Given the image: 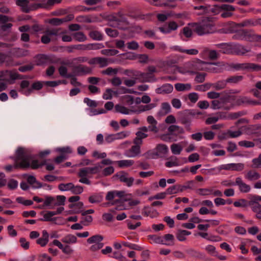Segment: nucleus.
<instances>
[{
    "label": "nucleus",
    "mask_w": 261,
    "mask_h": 261,
    "mask_svg": "<svg viewBox=\"0 0 261 261\" xmlns=\"http://www.w3.org/2000/svg\"><path fill=\"white\" fill-rule=\"evenodd\" d=\"M16 153V161L18 163V166L22 168L31 167L33 169H36L45 164V161L39 164L37 160H33L32 155L25 152L22 147H18Z\"/></svg>",
    "instance_id": "f257e3e1"
},
{
    "label": "nucleus",
    "mask_w": 261,
    "mask_h": 261,
    "mask_svg": "<svg viewBox=\"0 0 261 261\" xmlns=\"http://www.w3.org/2000/svg\"><path fill=\"white\" fill-rule=\"evenodd\" d=\"M229 25L228 29H222L219 32L221 33L225 34L232 33L236 32L237 29L240 28L261 25V18L245 19L238 23L231 22L229 23Z\"/></svg>",
    "instance_id": "f03ea898"
},
{
    "label": "nucleus",
    "mask_w": 261,
    "mask_h": 261,
    "mask_svg": "<svg viewBox=\"0 0 261 261\" xmlns=\"http://www.w3.org/2000/svg\"><path fill=\"white\" fill-rule=\"evenodd\" d=\"M191 25L193 28L194 31L199 36L212 34L216 32L214 23L208 18L201 23H193Z\"/></svg>",
    "instance_id": "7ed1b4c3"
},
{
    "label": "nucleus",
    "mask_w": 261,
    "mask_h": 261,
    "mask_svg": "<svg viewBox=\"0 0 261 261\" xmlns=\"http://www.w3.org/2000/svg\"><path fill=\"white\" fill-rule=\"evenodd\" d=\"M108 19L112 26L120 29H124L125 27L129 24L126 14L121 11L110 15Z\"/></svg>",
    "instance_id": "20e7f679"
},
{
    "label": "nucleus",
    "mask_w": 261,
    "mask_h": 261,
    "mask_svg": "<svg viewBox=\"0 0 261 261\" xmlns=\"http://www.w3.org/2000/svg\"><path fill=\"white\" fill-rule=\"evenodd\" d=\"M155 152H152L151 151H147L143 155L145 156L146 159H155L157 157H163L168 152V146L163 144H158L155 148Z\"/></svg>",
    "instance_id": "39448f33"
},
{
    "label": "nucleus",
    "mask_w": 261,
    "mask_h": 261,
    "mask_svg": "<svg viewBox=\"0 0 261 261\" xmlns=\"http://www.w3.org/2000/svg\"><path fill=\"white\" fill-rule=\"evenodd\" d=\"M189 66L193 71H202L207 69V65H218L219 63H208L202 61L200 60H197L194 61H192L189 63Z\"/></svg>",
    "instance_id": "423d86ee"
},
{
    "label": "nucleus",
    "mask_w": 261,
    "mask_h": 261,
    "mask_svg": "<svg viewBox=\"0 0 261 261\" xmlns=\"http://www.w3.org/2000/svg\"><path fill=\"white\" fill-rule=\"evenodd\" d=\"M229 97H222L219 99H215L212 100L211 108L214 110L223 109L225 110H229L230 107L226 106L225 104L228 102Z\"/></svg>",
    "instance_id": "0eeeda50"
},
{
    "label": "nucleus",
    "mask_w": 261,
    "mask_h": 261,
    "mask_svg": "<svg viewBox=\"0 0 261 261\" xmlns=\"http://www.w3.org/2000/svg\"><path fill=\"white\" fill-rule=\"evenodd\" d=\"M194 114L189 111H185L179 118V122L185 125L187 130H191L192 116Z\"/></svg>",
    "instance_id": "6e6552de"
},
{
    "label": "nucleus",
    "mask_w": 261,
    "mask_h": 261,
    "mask_svg": "<svg viewBox=\"0 0 261 261\" xmlns=\"http://www.w3.org/2000/svg\"><path fill=\"white\" fill-rule=\"evenodd\" d=\"M133 75L138 77L142 83H151L156 81V79L153 74H151L148 72H142L140 71H135Z\"/></svg>",
    "instance_id": "1a4fd4ad"
},
{
    "label": "nucleus",
    "mask_w": 261,
    "mask_h": 261,
    "mask_svg": "<svg viewBox=\"0 0 261 261\" xmlns=\"http://www.w3.org/2000/svg\"><path fill=\"white\" fill-rule=\"evenodd\" d=\"M251 52V48L249 46H245L240 44H232L231 53L238 56H244L247 53Z\"/></svg>",
    "instance_id": "9d476101"
},
{
    "label": "nucleus",
    "mask_w": 261,
    "mask_h": 261,
    "mask_svg": "<svg viewBox=\"0 0 261 261\" xmlns=\"http://www.w3.org/2000/svg\"><path fill=\"white\" fill-rule=\"evenodd\" d=\"M92 69L87 66L80 64L73 67V73L75 75L80 76L92 73Z\"/></svg>",
    "instance_id": "9b49d317"
},
{
    "label": "nucleus",
    "mask_w": 261,
    "mask_h": 261,
    "mask_svg": "<svg viewBox=\"0 0 261 261\" xmlns=\"http://www.w3.org/2000/svg\"><path fill=\"white\" fill-rule=\"evenodd\" d=\"M178 24L174 21L168 22L167 25L163 27H159L158 29L164 34H169L172 31H176L178 28Z\"/></svg>",
    "instance_id": "f8f14e48"
},
{
    "label": "nucleus",
    "mask_w": 261,
    "mask_h": 261,
    "mask_svg": "<svg viewBox=\"0 0 261 261\" xmlns=\"http://www.w3.org/2000/svg\"><path fill=\"white\" fill-rule=\"evenodd\" d=\"M203 58L207 57L210 60H217L219 57V54L215 50H210L208 48H204L200 53Z\"/></svg>",
    "instance_id": "ddd939ff"
},
{
    "label": "nucleus",
    "mask_w": 261,
    "mask_h": 261,
    "mask_svg": "<svg viewBox=\"0 0 261 261\" xmlns=\"http://www.w3.org/2000/svg\"><path fill=\"white\" fill-rule=\"evenodd\" d=\"M117 176L119 180L124 183L127 187H130L133 185L134 178L133 177H129L127 172L122 171Z\"/></svg>",
    "instance_id": "4468645a"
},
{
    "label": "nucleus",
    "mask_w": 261,
    "mask_h": 261,
    "mask_svg": "<svg viewBox=\"0 0 261 261\" xmlns=\"http://www.w3.org/2000/svg\"><path fill=\"white\" fill-rule=\"evenodd\" d=\"M89 173L86 167L81 168L77 173V176L80 178L79 182L82 184L89 185L91 184V181L88 178Z\"/></svg>",
    "instance_id": "2eb2a0df"
},
{
    "label": "nucleus",
    "mask_w": 261,
    "mask_h": 261,
    "mask_svg": "<svg viewBox=\"0 0 261 261\" xmlns=\"http://www.w3.org/2000/svg\"><path fill=\"white\" fill-rule=\"evenodd\" d=\"M29 0H17L16 4L21 7V11L24 13H29L34 10V4L29 6Z\"/></svg>",
    "instance_id": "dca6fc26"
},
{
    "label": "nucleus",
    "mask_w": 261,
    "mask_h": 261,
    "mask_svg": "<svg viewBox=\"0 0 261 261\" xmlns=\"http://www.w3.org/2000/svg\"><path fill=\"white\" fill-rule=\"evenodd\" d=\"M53 244L58 247L60 249L62 250V252L67 255H70L73 252L74 250L68 245L64 246L59 240H54L53 241Z\"/></svg>",
    "instance_id": "f3484780"
},
{
    "label": "nucleus",
    "mask_w": 261,
    "mask_h": 261,
    "mask_svg": "<svg viewBox=\"0 0 261 261\" xmlns=\"http://www.w3.org/2000/svg\"><path fill=\"white\" fill-rule=\"evenodd\" d=\"M235 184L239 187V190L242 193H246L249 192L251 190L250 186L244 182L240 177H238L236 178Z\"/></svg>",
    "instance_id": "a211bd4d"
},
{
    "label": "nucleus",
    "mask_w": 261,
    "mask_h": 261,
    "mask_svg": "<svg viewBox=\"0 0 261 261\" xmlns=\"http://www.w3.org/2000/svg\"><path fill=\"white\" fill-rule=\"evenodd\" d=\"M74 18V15L72 14H68L62 18H54L50 20L49 22L55 25H59L63 23L72 20Z\"/></svg>",
    "instance_id": "6ab92c4d"
},
{
    "label": "nucleus",
    "mask_w": 261,
    "mask_h": 261,
    "mask_svg": "<svg viewBox=\"0 0 261 261\" xmlns=\"http://www.w3.org/2000/svg\"><path fill=\"white\" fill-rule=\"evenodd\" d=\"M173 90V87L170 84H165L155 89V92L159 94H166L171 93Z\"/></svg>",
    "instance_id": "aec40b11"
},
{
    "label": "nucleus",
    "mask_w": 261,
    "mask_h": 261,
    "mask_svg": "<svg viewBox=\"0 0 261 261\" xmlns=\"http://www.w3.org/2000/svg\"><path fill=\"white\" fill-rule=\"evenodd\" d=\"M180 72L183 74H185L186 73H188L191 74H196V76L195 78V81L197 83H202L204 82V81H205V76L206 75V74L205 73H200L195 71L187 70L185 72L180 71Z\"/></svg>",
    "instance_id": "412c9836"
},
{
    "label": "nucleus",
    "mask_w": 261,
    "mask_h": 261,
    "mask_svg": "<svg viewBox=\"0 0 261 261\" xmlns=\"http://www.w3.org/2000/svg\"><path fill=\"white\" fill-rule=\"evenodd\" d=\"M186 253L190 257L196 259H203L205 257V254L193 248H189L186 250Z\"/></svg>",
    "instance_id": "4be33fe9"
},
{
    "label": "nucleus",
    "mask_w": 261,
    "mask_h": 261,
    "mask_svg": "<svg viewBox=\"0 0 261 261\" xmlns=\"http://www.w3.org/2000/svg\"><path fill=\"white\" fill-rule=\"evenodd\" d=\"M6 75H8L10 80H8V81H12L10 82V84L14 83L15 80L19 79L21 80L24 78V76L19 74L18 72L14 71H5Z\"/></svg>",
    "instance_id": "5701e85b"
},
{
    "label": "nucleus",
    "mask_w": 261,
    "mask_h": 261,
    "mask_svg": "<svg viewBox=\"0 0 261 261\" xmlns=\"http://www.w3.org/2000/svg\"><path fill=\"white\" fill-rule=\"evenodd\" d=\"M215 46L220 48V52L225 54H229L231 53V46L232 44L226 43H222L220 44H215Z\"/></svg>",
    "instance_id": "b1692460"
},
{
    "label": "nucleus",
    "mask_w": 261,
    "mask_h": 261,
    "mask_svg": "<svg viewBox=\"0 0 261 261\" xmlns=\"http://www.w3.org/2000/svg\"><path fill=\"white\" fill-rule=\"evenodd\" d=\"M49 241V234L46 230L42 231V236L41 238H39L36 243L37 244L40 245L41 247H44L48 243Z\"/></svg>",
    "instance_id": "393cba45"
},
{
    "label": "nucleus",
    "mask_w": 261,
    "mask_h": 261,
    "mask_svg": "<svg viewBox=\"0 0 261 261\" xmlns=\"http://www.w3.org/2000/svg\"><path fill=\"white\" fill-rule=\"evenodd\" d=\"M245 178L249 181H254L260 178V175L255 170H249L245 175Z\"/></svg>",
    "instance_id": "a878e982"
},
{
    "label": "nucleus",
    "mask_w": 261,
    "mask_h": 261,
    "mask_svg": "<svg viewBox=\"0 0 261 261\" xmlns=\"http://www.w3.org/2000/svg\"><path fill=\"white\" fill-rule=\"evenodd\" d=\"M171 108L168 102H163L161 105V109L158 112V115L160 116H164L171 112Z\"/></svg>",
    "instance_id": "bb28decb"
},
{
    "label": "nucleus",
    "mask_w": 261,
    "mask_h": 261,
    "mask_svg": "<svg viewBox=\"0 0 261 261\" xmlns=\"http://www.w3.org/2000/svg\"><path fill=\"white\" fill-rule=\"evenodd\" d=\"M168 131L170 134H181L184 133V129L182 127L176 125H171L168 128Z\"/></svg>",
    "instance_id": "cd10ccee"
},
{
    "label": "nucleus",
    "mask_w": 261,
    "mask_h": 261,
    "mask_svg": "<svg viewBox=\"0 0 261 261\" xmlns=\"http://www.w3.org/2000/svg\"><path fill=\"white\" fill-rule=\"evenodd\" d=\"M136 137L134 139L133 143L135 144L141 145L143 143L142 139L147 137L148 135L141 132L138 131L136 133Z\"/></svg>",
    "instance_id": "c85d7f7f"
},
{
    "label": "nucleus",
    "mask_w": 261,
    "mask_h": 261,
    "mask_svg": "<svg viewBox=\"0 0 261 261\" xmlns=\"http://www.w3.org/2000/svg\"><path fill=\"white\" fill-rule=\"evenodd\" d=\"M43 87L42 84L40 82H36L34 83L31 88H29L25 92H23V94L26 96L29 95L32 92L33 90H39L42 89Z\"/></svg>",
    "instance_id": "c756f323"
},
{
    "label": "nucleus",
    "mask_w": 261,
    "mask_h": 261,
    "mask_svg": "<svg viewBox=\"0 0 261 261\" xmlns=\"http://www.w3.org/2000/svg\"><path fill=\"white\" fill-rule=\"evenodd\" d=\"M194 9L195 10H199L200 11L197 13L198 15H205L209 14L210 5H201L198 6H194Z\"/></svg>",
    "instance_id": "7c9ffc66"
},
{
    "label": "nucleus",
    "mask_w": 261,
    "mask_h": 261,
    "mask_svg": "<svg viewBox=\"0 0 261 261\" xmlns=\"http://www.w3.org/2000/svg\"><path fill=\"white\" fill-rule=\"evenodd\" d=\"M191 234V232L188 230L179 229L176 233V236L178 241L182 242L186 240V236Z\"/></svg>",
    "instance_id": "2f4dec72"
},
{
    "label": "nucleus",
    "mask_w": 261,
    "mask_h": 261,
    "mask_svg": "<svg viewBox=\"0 0 261 261\" xmlns=\"http://www.w3.org/2000/svg\"><path fill=\"white\" fill-rule=\"evenodd\" d=\"M103 240L102 236L100 234H96L89 238L87 241L88 244H97V243H102L101 241Z\"/></svg>",
    "instance_id": "473e14b6"
},
{
    "label": "nucleus",
    "mask_w": 261,
    "mask_h": 261,
    "mask_svg": "<svg viewBox=\"0 0 261 261\" xmlns=\"http://www.w3.org/2000/svg\"><path fill=\"white\" fill-rule=\"evenodd\" d=\"M164 240L163 245L166 246H173L174 244V237L173 234H165L163 237H162Z\"/></svg>",
    "instance_id": "72a5a7b5"
},
{
    "label": "nucleus",
    "mask_w": 261,
    "mask_h": 261,
    "mask_svg": "<svg viewBox=\"0 0 261 261\" xmlns=\"http://www.w3.org/2000/svg\"><path fill=\"white\" fill-rule=\"evenodd\" d=\"M61 241L66 244H74L77 242V238L73 234H68L62 238Z\"/></svg>",
    "instance_id": "f704fd0d"
},
{
    "label": "nucleus",
    "mask_w": 261,
    "mask_h": 261,
    "mask_svg": "<svg viewBox=\"0 0 261 261\" xmlns=\"http://www.w3.org/2000/svg\"><path fill=\"white\" fill-rule=\"evenodd\" d=\"M135 162L132 160H124L116 161L118 166L121 168L129 167L133 166Z\"/></svg>",
    "instance_id": "c9c22d12"
},
{
    "label": "nucleus",
    "mask_w": 261,
    "mask_h": 261,
    "mask_svg": "<svg viewBox=\"0 0 261 261\" xmlns=\"http://www.w3.org/2000/svg\"><path fill=\"white\" fill-rule=\"evenodd\" d=\"M247 71H261V65L253 63H246V69Z\"/></svg>",
    "instance_id": "e433bc0d"
},
{
    "label": "nucleus",
    "mask_w": 261,
    "mask_h": 261,
    "mask_svg": "<svg viewBox=\"0 0 261 261\" xmlns=\"http://www.w3.org/2000/svg\"><path fill=\"white\" fill-rule=\"evenodd\" d=\"M249 98L247 96H239L236 100V104L237 106H249Z\"/></svg>",
    "instance_id": "4c0bfd02"
},
{
    "label": "nucleus",
    "mask_w": 261,
    "mask_h": 261,
    "mask_svg": "<svg viewBox=\"0 0 261 261\" xmlns=\"http://www.w3.org/2000/svg\"><path fill=\"white\" fill-rule=\"evenodd\" d=\"M72 36L73 39L78 42H84L87 39L86 36L82 32L74 33Z\"/></svg>",
    "instance_id": "58836bf2"
},
{
    "label": "nucleus",
    "mask_w": 261,
    "mask_h": 261,
    "mask_svg": "<svg viewBox=\"0 0 261 261\" xmlns=\"http://www.w3.org/2000/svg\"><path fill=\"white\" fill-rule=\"evenodd\" d=\"M175 88L177 91L190 90L191 89L190 84L177 83L175 84Z\"/></svg>",
    "instance_id": "ea45409f"
},
{
    "label": "nucleus",
    "mask_w": 261,
    "mask_h": 261,
    "mask_svg": "<svg viewBox=\"0 0 261 261\" xmlns=\"http://www.w3.org/2000/svg\"><path fill=\"white\" fill-rule=\"evenodd\" d=\"M249 206L252 211L255 213L261 212V204L257 202L250 199L249 200Z\"/></svg>",
    "instance_id": "a19ab883"
},
{
    "label": "nucleus",
    "mask_w": 261,
    "mask_h": 261,
    "mask_svg": "<svg viewBox=\"0 0 261 261\" xmlns=\"http://www.w3.org/2000/svg\"><path fill=\"white\" fill-rule=\"evenodd\" d=\"M88 199L91 203H99L102 201L103 196L101 194H95L90 196Z\"/></svg>",
    "instance_id": "79ce46f5"
},
{
    "label": "nucleus",
    "mask_w": 261,
    "mask_h": 261,
    "mask_svg": "<svg viewBox=\"0 0 261 261\" xmlns=\"http://www.w3.org/2000/svg\"><path fill=\"white\" fill-rule=\"evenodd\" d=\"M59 73L60 75L64 77L69 78L73 76V74L72 73H68L67 68L65 66H61L58 69Z\"/></svg>",
    "instance_id": "37998d69"
},
{
    "label": "nucleus",
    "mask_w": 261,
    "mask_h": 261,
    "mask_svg": "<svg viewBox=\"0 0 261 261\" xmlns=\"http://www.w3.org/2000/svg\"><path fill=\"white\" fill-rule=\"evenodd\" d=\"M233 205L237 207H246L249 206V201L245 199H240L239 200L234 201Z\"/></svg>",
    "instance_id": "c03bdc74"
},
{
    "label": "nucleus",
    "mask_w": 261,
    "mask_h": 261,
    "mask_svg": "<svg viewBox=\"0 0 261 261\" xmlns=\"http://www.w3.org/2000/svg\"><path fill=\"white\" fill-rule=\"evenodd\" d=\"M226 80L219 81L217 82L212 84V86L217 90H220L225 88L227 84Z\"/></svg>",
    "instance_id": "a18cd8bd"
},
{
    "label": "nucleus",
    "mask_w": 261,
    "mask_h": 261,
    "mask_svg": "<svg viewBox=\"0 0 261 261\" xmlns=\"http://www.w3.org/2000/svg\"><path fill=\"white\" fill-rule=\"evenodd\" d=\"M247 112L245 110L229 114L228 118L230 119H236L240 117L247 115Z\"/></svg>",
    "instance_id": "49530a36"
},
{
    "label": "nucleus",
    "mask_w": 261,
    "mask_h": 261,
    "mask_svg": "<svg viewBox=\"0 0 261 261\" xmlns=\"http://www.w3.org/2000/svg\"><path fill=\"white\" fill-rule=\"evenodd\" d=\"M235 32H236V34L234 35L232 37L233 39H237V40H245V36L246 33V30H241L240 31Z\"/></svg>",
    "instance_id": "de8ad7c7"
},
{
    "label": "nucleus",
    "mask_w": 261,
    "mask_h": 261,
    "mask_svg": "<svg viewBox=\"0 0 261 261\" xmlns=\"http://www.w3.org/2000/svg\"><path fill=\"white\" fill-rule=\"evenodd\" d=\"M89 35L93 40L100 41L102 39V34L97 31H92L90 32Z\"/></svg>",
    "instance_id": "09e8293b"
},
{
    "label": "nucleus",
    "mask_w": 261,
    "mask_h": 261,
    "mask_svg": "<svg viewBox=\"0 0 261 261\" xmlns=\"http://www.w3.org/2000/svg\"><path fill=\"white\" fill-rule=\"evenodd\" d=\"M170 160L166 162L165 166L167 167L170 168L172 167L178 166L179 164L178 162L177 159L175 156H171L170 159Z\"/></svg>",
    "instance_id": "8fccbe9b"
},
{
    "label": "nucleus",
    "mask_w": 261,
    "mask_h": 261,
    "mask_svg": "<svg viewBox=\"0 0 261 261\" xmlns=\"http://www.w3.org/2000/svg\"><path fill=\"white\" fill-rule=\"evenodd\" d=\"M194 181L190 180L186 182L185 185H178L179 192H182L187 189H192L193 187Z\"/></svg>",
    "instance_id": "3c124183"
},
{
    "label": "nucleus",
    "mask_w": 261,
    "mask_h": 261,
    "mask_svg": "<svg viewBox=\"0 0 261 261\" xmlns=\"http://www.w3.org/2000/svg\"><path fill=\"white\" fill-rule=\"evenodd\" d=\"M243 79L242 75H234L228 77L226 79L227 83L237 84L241 82Z\"/></svg>",
    "instance_id": "603ef678"
},
{
    "label": "nucleus",
    "mask_w": 261,
    "mask_h": 261,
    "mask_svg": "<svg viewBox=\"0 0 261 261\" xmlns=\"http://www.w3.org/2000/svg\"><path fill=\"white\" fill-rule=\"evenodd\" d=\"M121 244L122 245L128 247L130 249L141 251L142 250V247L135 244H132L127 242H121Z\"/></svg>",
    "instance_id": "864d4df0"
},
{
    "label": "nucleus",
    "mask_w": 261,
    "mask_h": 261,
    "mask_svg": "<svg viewBox=\"0 0 261 261\" xmlns=\"http://www.w3.org/2000/svg\"><path fill=\"white\" fill-rule=\"evenodd\" d=\"M97 62V64L99 65V67L100 68L105 67L108 66L109 63H112V62L110 61V60L102 57H98Z\"/></svg>",
    "instance_id": "5fc2aeb1"
},
{
    "label": "nucleus",
    "mask_w": 261,
    "mask_h": 261,
    "mask_svg": "<svg viewBox=\"0 0 261 261\" xmlns=\"http://www.w3.org/2000/svg\"><path fill=\"white\" fill-rule=\"evenodd\" d=\"M100 52L102 55L108 56H113L118 54L119 51L115 49H105L101 50Z\"/></svg>",
    "instance_id": "6e6d98bb"
},
{
    "label": "nucleus",
    "mask_w": 261,
    "mask_h": 261,
    "mask_svg": "<svg viewBox=\"0 0 261 261\" xmlns=\"http://www.w3.org/2000/svg\"><path fill=\"white\" fill-rule=\"evenodd\" d=\"M55 215H56V213H55L54 211H47L43 215V218L40 219V220L44 221H51L53 220V219L51 217Z\"/></svg>",
    "instance_id": "4d7b16f0"
},
{
    "label": "nucleus",
    "mask_w": 261,
    "mask_h": 261,
    "mask_svg": "<svg viewBox=\"0 0 261 261\" xmlns=\"http://www.w3.org/2000/svg\"><path fill=\"white\" fill-rule=\"evenodd\" d=\"M166 191L168 195L175 194L179 192L178 185H175L169 187Z\"/></svg>",
    "instance_id": "13d9d810"
},
{
    "label": "nucleus",
    "mask_w": 261,
    "mask_h": 261,
    "mask_svg": "<svg viewBox=\"0 0 261 261\" xmlns=\"http://www.w3.org/2000/svg\"><path fill=\"white\" fill-rule=\"evenodd\" d=\"M196 192L201 196H208L212 195V189L208 188H200L197 190Z\"/></svg>",
    "instance_id": "bf43d9fd"
},
{
    "label": "nucleus",
    "mask_w": 261,
    "mask_h": 261,
    "mask_svg": "<svg viewBox=\"0 0 261 261\" xmlns=\"http://www.w3.org/2000/svg\"><path fill=\"white\" fill-rule=\"evenodd\" d=\"M171 150L173 154H179L182 150V148L179 144H173L171 146Z\"/></svg>",
    "instance_id": "052dcab7"
},
{
    "label": "nucleus",
    "mask_w": 261,
    "mask_h": 261,
    "mask_svg": "<svg viewBox=\"0 0 261 261\" xmlns=\"http://www.w3.org/2000/svg\"><path fill=\"white\" fill-rule=\"evenodd\" d=\"M73 183L69 182L67 184H60L58 186V189L61 191H70L71 190V188L72 186Z\"/></svg>",
    "instance_id": "680f3d73"
},
{
    "label": "nucleus",
    "mask_w": 261,
    "mask_h": 261,
    "mask_svg": "<svg viewBox=\"0 0 261 261\" xmlns=\"http://www.w3.org/2000/svg\"><path fill=\"white\" fill-rule=\"evenodd\" d=\"M66 200L65 196L63 195L57 196L56 197V200L55 199V202L54 203V206L63 205L65 204V201Z\"/></svg>",
    "instance_id": "e2e57ef3"
},
{
    "label": "nucleus",
    "mask_w": 261,
    "mask_h": 261,
    "mask_svg": "<svg viewBox=\"0 0 261 261\" xmlns=\"http://www.w3.org/2000/svg\"><path fill=\"white\" fill-rule=\"evenodd\" d=\"M118 72V70L117 68H113L112 67H108L106 70H102L101 73L102 74L112 75H115Z\"/></svg>",
    "instance_id": "0e129e2a"
},
{
    "label": "nucleus",
    "mask_w": 261,
    "mask_h": 261,
    "mask_svg": "<svg viewBox=\"0 0 261 261\" xmlns=\"http://www.w3.org/2000/svg\"><path fill=\"white\" fill-rule=\"evenodd\" d=\"M115 109L116 112L120 113L123 114H128L129 110L127 108L119 105H116L115 107Z\"/></svg>",
    "instance_id": "69168bd1"
},
{
    "label": "nucleus",
    "mask_w": 261,
    "mask_h": 261,
    "mask_svg": "<svg viewBox=\"0 0 261 261\" xmlns=\"http://www.w3.org/2000/svg\"><path fill=\"white\" fill-rule=\"evenodd\" d=\"M110 256L111 257L115 258L119 261H127V258L119 251L113 252L112 255Z\"/></svg>",
    "instance_id": "338daca9"
},
{
    "label": "nucleus",
    "mask_w": 261,
    "mask_h": 261,
    "mask_svg": "<svg viewBox=\"0 0 261 261\" xmlns=\"http://www.w3.org/2000/svg\"><path fill=\"white\" fill-rule=\"evenodd\" d=\"M84 191L83 187L80 185L74 186L73 184L71 192L75 195L81 194Z\"/></svg>",
    "instance_id": "774afa93"
}]
</instances>
